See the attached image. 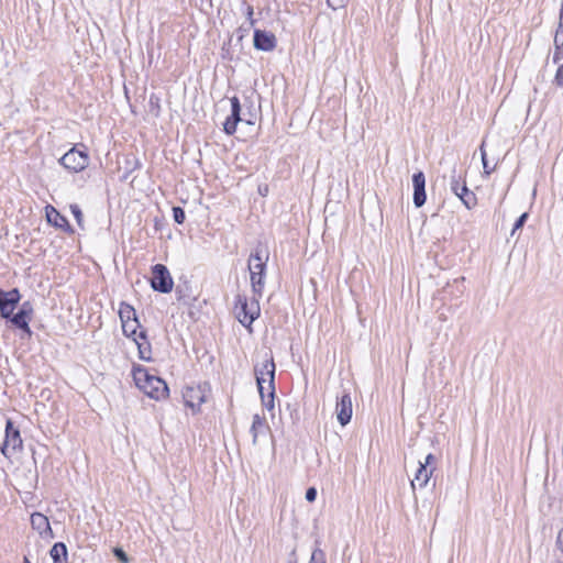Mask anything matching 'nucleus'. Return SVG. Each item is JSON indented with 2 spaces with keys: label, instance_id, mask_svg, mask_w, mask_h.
Returning a JSON list of instances; mask_svg holds the SVG:
<instances>
[{
  "label": "nucleus",
  "instance_id": "nucleus-1",
  "mask_svg": "<svg viewBox=\"0 0 563 563\" xmlns=\"http://www.w3.org/2000/svg\"><path fill=\"white\" fill-rule=\"evenodd\" d=\"M132 375L136 387L150 398L162 400L168 397L169 388L166 382L158 376L150 374L144 366L134 365Z\"/></svg>",
  "mask_w": 563,
  "mask_h": 563
},
{
  "label": "nucleus",
  "instance_id": "nucleus-2",
  "mask_svg": "<svg viewBox=\"0 0 563 563\" xmlns=\"http://www.w3.org/2000/svg\"><path fill=\"white\" fill-rule=\"evenodd\" d=\"M268 256L269 253L266 247L262 244H257L247 261L252 291L260 298L263 296L265 286Z\"/></svg>",
  "mask_w": 563,
  "mask_h": 563
},
{
  "label": "nucleus",
  "instance_id": "nucleus-3",
  "mask_svg": "<svg viewBox=\"0 0 563 563\" xmlns=\"http://www.w3.org/2000/svg\"><path fill=\"white\" fill-rule=\"evenodd\" d=\"M74 145L68 152H66L60 158L59 164L71 173H79L89 165V154L87 147L84 144Z\"/></svg>",
  "mask_w": 563,
  "mask_h": 563
},
{
  "label": "nucleus",
  "instance_id": "nucleus-4",
  "mask_svg": "<svg viewBox=\"0 0 563 563\" xmlns=\"http://www.w3.org/2000/svg\"><path fill=\"white\" fill-rule=\"evenodd\" d=\"M23 449V440L21 432L18 427L14 426L13 421L8 418L5 421L4 440L1 444V454L10 459L13 453Z\"/></svg>",
  "mask_w": 563,
  "mask_h": 563
},
{
  "label": "nucleus",
  "instance_id": "nucleus-5",
  "mask_svg": "<svg viewBox=\"0 0 563 563\" xmlns=\"http://www.w3.org/2000/svg\"><path fill=\"white\" fill-rule=\"evenodd\" d=\"M150 283L152 289L161 294H168L174 287V280L164 264H155L152 266V278Z\"/></svg>",
  "mask_w": 563,
  "mask_h": 563
},
{
  "label": "nucleus",
  "instance_id": "nucleus-6",
  "mask_svg": "<svg viewBox=\"0 0 563 563\" xmlns=\"http://www.w3.org/2000/svg\"><path fill=\"white\" fill-rule=\"evenodd\" d=\"M236 303L240 305V312L238 313L239 321L245 327L250 328L252 323L260 317V305L258 300H254L249 305L247 298L242 295H238Z\"/></svg>",
  "mask_w": 563,
  "mask_h": 563
},
{
  "label": "nucleus",
  "instance_id": "nucleus-7",
  "mask_svg": "<svg viewBox=\"0 0 563 563\" xmlns=\"http://www.w3.org/2000/svg\"><path fill=\"white\" fill-rule=\"evenodd\" d=\"M21 300V294L18 288L3 290L0 288V316L2 319L9 318L18 307Z\"/></svg>",
  "mask_w": 563,
  "mask_h": 563
},
{
  "label": "nucleus",
  "instance_id": "nucleus-8",
  "mask_svg": "<svg viewBox=\"0 0 563 563\" xmlns=\"http://www.w3.org/2000/svg\"><path fill=\"white\" fill-rule=\"evenodd\" d=\"M185 406L189 407L194 413L200 410L201 404L206 401V389L202 386H188L183 391Z\"/></svg>",
  "mask_w": 563,
  "mask_h": 563
},
{
  "label": "nucleus",
  "instance_id": "nucleus-9",
  "mask_svg": "<svg viewBox=\"0 0 563 563\" xmlns=\"http://www.w3.org/2000/svg\"><path fill=\"white\" fill-rule=\"evenodd\" d=\"M231 113L227 117L223 123V131L227 135H233L236 132V126L240 122H243L242 118V106L240 99L234 96L230 98Z\"/></svg>",
  "mask_w": 563,
  "mask_h": 563
},
{
  "label": "nucleus",
  "instance_id": "nucleus-10",
  "mask_svg": "<svg viewBox=\"0 0 563 563\" xmlns=\"http://www.w3.org/2000/svg\"><path fill=\"white\" fill-rule=\"evenodd\" d=\"M275 363L274 360H266L261 366L254 367V374L256 378V384L258 391H262V389H265L264 383L266 382L265 375L268 376V386L275 385Z\"/></svg>",
  "mask_w": 563,
  "mask_h": 563
},
{
  "label": "nucleus",
  "instance_id": "nucleus-11",
  "mask_svg": "<svg viewBox=\"0 0 563 563\" xmlns=\"http://www.w3.org/2000/svg\"><path fill=\"white\" fill-rule=\"evenodd\" d=\"M254 48L262 52H272L277 45V40L274 33L255 29L253 34Z\"/></svg>",
  "mask_w": 563,
  "mask_h": 563
},
{
  "label": "nucleus",
  "instance_id": "nucleus-12",
  "mask_svg": "<svg viewBox=\"0 0 563 563\" xmlns=\"http://www.w3.org/2000/svg\"><path fill=\"white\" fill-rule=\"evenodd\" d=\"M412 187H413V196L412 202L416 208H421L427 200L426 194V176L422 170H418L412 175Z\"/></svg>",
  "mask_w": 563,
  "mask_h": 563
},
{
  "label": "nucleus",
  "instance_id": "nucleus-13",
  "mask_svg": "<svg viewBox=\"0 0 563 563\" xmlns=\"http://www.w3.org/2000/svg\"><path fill=\"white\" fill-rule=\"evenodd\" d=\"M335 411L338 421L341 426L344 427L351 421L353 408L352 399L349 393L344 391L341 397H338Z\"/></svg>",
  "mask_w": 563,
  "mask_h": 563
},
{
  "label": "nucleus",
  "instance_id": "nucleus-14",
  "mask_svg": "<svg viewBox=\"0 0 563 563\" xmlns=\"http://www.w3.org/2000/svg\"><path fill=\"white\" fill-rule=\"evenodd\" d=\"M46 220L54 228L60 229L68 234L74 233V228L69 224L67 218L63 216L55 207L48 205L45 207Z\"/></svg>",
  "mask_w": 563,
  "mask_h": 563
},
{
  "label": "nucleus",
  "instance_id": "nucleus-15",
  "mask_svg": "<svg viewBox=\"0 0 563 563\" xmlns=\"http://www.w3.org/2000/svg\"><path fill=\"white\" fill-rule=\"evenodd\" d=\"M31 526L44 538H54L53 530L51 528L48 518L41 514L34 512L31 515Z\"/></svg>",
  "mask_w": 563,
  "mask_h": 563
},
{
  "label": "nucleus",
  "instance_id": "nucleus-16",
  "mask_svg": "<svg viewBox=\"0 0 563 563\" xmlns=\"http://www.w3.org/2000/svg\"><path fill=\"white\" fill-rule=\"evenodd\" d=\"M32 317L26 314V312H22L21 310H18L16 313L14 311L12 314L7 318L5 320L11 322L16 329L21 330L23 333H25L29 338L33 334L31 328H30V321Z\"/></svg>",
  "mask_w": 563,
  "mask_h": 563
},
{
  "label": "nucleus",
  "instance_id": "nucleus-17",
  "mask_svg": "<svg viewBox=\"0 0 563 563\" xmlns=\"http://www.w3.org/2000/svg\"><path fill=\"white\" fill-rule=\"evenodd\" d=\"M136 345L139 350V357L145 362L152 361V347L151 343L147 340V333L145 330L139 332Z\"/></svg>",
  "mask_w": 563,
  "mask_h": 563
},
{
  "label": "nucleus",
  "instance_id": "nucleus-18",
  "mask_svg": "<svg viewBox=\"0 0 563 563\" xmlns=\"http://www.w3.org/2000/svg\"><path fill=\"white\" fill-rule=\"evenodd\" d=\"M267 431H269V427H268V424L266 422V419L264 417H261L257 413L254 415L253 416L252 426H251V429H250V432L252 434L253 444L257 443V438H258L260 434H264Z\"/></svg>",
  "mask_w": 563,
  "mask_h": 563
},
{
  "label": "nucleus",
  "instance_id": "nucleus-19",
  "mask_svg": "<svg viewBox=\"0 0 563 563\" xmlns=\"http://www.w3.org/2000/svg\"><path fill=\"white\" fill-rule=\"evenodd\" d=\"M465 174V170H457L455 166L451 170L449 187L455 196L461 192L462 184H466Z\"/></svg>",
  "mask_w": 563,
  "mask_h": 563
},
{
  "label": "nucleus",
  "instance_id": "nucleus-20",
  "mask_svg": "<svg viewBox=\"0 0 563 563\" xmlns=\"http://www.w3.org/2000/svg\"><path fill=\"white\" fill-rule=\"evenodd\" d=\"M53 563H67L68 550L64 542H56L49 550Z\"/></svg>",
  "mask_w": 563,
  "mask_h": 563
},
{
  "label": "nucleus",
  "instance_id": "nucleus-21",
  "mask_svg": "<svg viewBox=\"0 0 563 563\" xmlns=\"http://www.w3.org/2000/svg\"><path fill=\"white\" fill-rule=\"evenodd\" d=\"M460 198L466 209L472 210L477 205L476 195L468 189L466 184H462L461 192L456 196Z\"/></svg>",
  "mask_w": 563,
  "mask_h": 563
},
{
  "label": "nucleus",
  "instance_id": "nucleus-22",
  "mask_svg": "<svg viewBox=\"0 0 563 563\" xmlns=\"http://www.w3.org/2000/svg\"><path fill=\"white\" fill-rule=\"evenodd\" d=\"M434 468H427L424 466H419L417 470V473L415 475V478L411 481V487L412 489L416 488V483L419 484L420 487L427 486L428 482L430 481L432 473Z\"/></svg>",
  "mask_w": 563,
  "mask_h": 563
},
{
  "label": "nucleus",
  "instance_id": "nucleus-23",
  "mask_svg": "<svg viewBox=\"0 0 563 563\" xmlns=\"http://www.w3.org/2000/svg\"><path fill=\"white\" fill-rule=\"evenodd\" d=\"M122 323V332L126 338L132 339L135 343H137L139 333L137 329L140 328V321L137 319L129 320L121 322Z\"/></svg>",
  "mask_w": 563,
  "mask_h": 563
},
{
  "label": "nucleus",
  "instance_id": "nucleus-24",
  "mask_svg": "<svg viewBox=\"0 0 563 563\" xmlns=\"http://www.w3.org/2000/svg\"><path fill=\"white\" fill-rule=\"evenodd\" d=\"M119 317H120L121 322H124V321L126 322L129 320L133 321V319H137V314H136L134 307L125 301H122L120 303Z\"/></svg>",
  "mask_w": 563,
  "mask_h": 563
},
{
  "label": "nucleus",
  "instance_id": "nucleus-25",
  "mask_svg": "<svg viewBox=\"0 0 563 563\" xmlns=\"http://www.w3.org/2000/svg\"><path fill=\"white\" fill-rule=\"evenodd\" d=\"M262 405L265 407L268 411L274 409V400H275V385L268 386V394L265 396L264 389L262 391H258Z\"/></svg>",
  "mask_w": 563,
  "mask_h": 563
},
{
  "label": "nucleus",
  "instance_id": "nucleus-26",
  "mask_svg": "<svg viewBox=\"0 0 563 563\" xmlns=\"http://www.w3.org/2000/svg\"><path fill=\"white\" fill-rule=\"evenodd\" d=\"M161 98L156 93H151L148 99V112L154 117L161 115Z\"/></svg>",
  "mask_w": 563,
  "mask_h": 563
},
{
  "label": "nucleus",
  "instance_id": "nucleus-27",
  "mask_svg": "<svg viewBox=\"0 0 563 563\" xmlns=\"http://www.w3.org/2000/svg\"><path fill=\"white\" fill-rule=\"evenodd\" d=\"M141 167V163L139 161L137 157L135 156H128L125 158V172H124V175H123V179H126L129 174H131L133 170L137 169Z\"/></svg>",
  "mask_w": 563,
  "mask_h": 563
},
{
  "label": "nucleus",
  "instance_id": "nucleus-28",
  "mask_svg": "<svg viewBox=\"0 0 563 563\" xmlns=\"http://www.w3.org/2000/svg\"><path fill=\"white\" fill-rule=\"evenodd\" d=\"M484 145H485V142H483L482 145L479 146L481 156H482V164H483V168H484V174L490 175L495 170L496 164L494 166H492V167L489 166L488 159H487V155H486V152L484 150Z\"/></svg>",
  "mask_w": 563,
  "mask_h": 563
},
{
  "label": "nucleus",
  "instance_id": "nucleus-29",
  "mask_svg": "<svg viewBox=\"0 0 563 563\" xmlns=\"http://www.w3.org/2000/svg\"><path fill=\"white\" fill-rule=\"evenodd\" d=\"M173 219L177 224H183L186 219L185 210L179 206H174L173 209Z\"/></svg>",
  "mask_w": 563,
  "mask_h": 563
},
{
  "label": "nucleus",
  "instance_id": "nucleus-30",
  "mask_svg": "<svg viewBox=\"0 0 563 563\" xmlns=\"http://www.w3.org/2000/svg\"><path fill=\"white\" fill-rule=\"evenodd\" d=\"M528 218H529V213L528 212H523L521 216H519V218L514 223V227H512V230H511V233H510L511 236H514L515 233L518 230L523 228V225L527 222Z\"/></svg>",
  "mask_w": 563,
  "mask_h": 563
},
{
  "label": "nucleus",
  "instance_id": "nucleus-31",
  "mask_svg": "<svg viewBox=\"0 0 563 563\" xmlns=\"http://www.w3.org/2000/svg\"><path fill=\"white\" fill-rule=\"evenodd\" d=\"M309 563H325V553L320 548H316L312 553Z\"/></svg>",
  "mask_w": 563,
  "mask_h": 563
},
{
  "label": "nucleus",
  "instance_id": "nucleus-32",
  "mask_svg": "<svg viewBox=\"0 0 563 563\" xmlns=\"http://www.w3.org/2000/svg\"><path fill=\"white\" fill-rule=\"evenodd\" d=\"M554 46L563 47V21L559 20L558 29L554 35Z\"/></svg>",
  "mask_w": 563,
  "mask_h": 563
},
{
  "label": "nucleus",
  "instance_id": "nucleus-33",
  "mask_svg": "<svg viewBox=\"0 0 563 563\" xmlns=\"http://www.w3.org/2000/svg\"><path fill=\"white\" fill-rule=\"evenodd\" d=\"M70 211L79 227H82L84 214L80 207L76 203L70 205Z\"/></svg>",
  "mask_w": 563,
  "mask_h": 563
},
{
  "label": "nucleus",
  "instance_id": "nucleus-34",
  "mask_svg": "<svg viewBox=\"0 0 563 563\" xmlns=\"http://www.w3.org/2000/svg\"><path fill=\"white\" fill-rule=\"evenodd\" d=\"M113 555L121 563H129L130 562L129 555L126 554V552L122 548H119V547L114 548L113 549Z\"/></svg>",
  "mask_w": 563,
  "mask_h": 563
},
{
  "label": "nucleus",
  "instance_id": "nucleus-35",
  "mask_svg": "<svg viewBox=\"0 0 563 563\" xmlns=\"http://www.w3.org/2000/svg\"><path fill=\"white\" fill-rule=\"evenodd\" d=\"M347 2H349V0H327V4L332 10H338V9H341V8H345Z\"/></svg>",
  "mask_w": 563,
  "mask_h": 563
},
{
  "label": "nucleus",
  "instance_id": "nucleus-36",
  "mask_svg": "<svg viewBox=\"0 0 563 563\" xmlns=\"http://www.w3.org/2000/svg\"><path fill=\"white\" fill-rule=\"evenodd\" d=\"M19 310H21L22 312H26V314H29L30 317L33 316V305L31 303V301H24Z\"/></svg>",
  "mask_w": 563,
  "mask_h": 563
},
{
  "label": "nucleus",
  "instance_id": "nucleus-37",
  "mask_svg": "<svg viewBox=\"0 0 563 563\" xmlns=\"http://www.w3.org/2000/svg\"><path fill=\"white\" fill-rule=\"evenodd\" d=\"M317 494H318V493H317V489H316L314 487H309V488L306 490V495H305V497H306L307 501L312 503V501H314V500H316V498H317Z\"/></svg>",
  "mask_w": 563,
  "mask_h": 563
},
{
  "label": "nucleus",
  "instance_id": "nucleus-38",
  "mask_svg": "<svg viewBox=\"0 0 563 563\" xmlns=\"http://www.w3.org/2000/svg\"><path fill=\"white\" fill-rule=\"evenodd\" d=\"M554 53H553V63L558 64L563 58V47L554 46Z\"/></svg>",
  "mask_w": 563,
  "mask_h": 563
},
{
  "label": "nucleus",
  "instance_id": "nucleus-39",
  "mask_svg": "<svg viewBox=\"0 0 563 563\" xmlns=\"http://www.w3.org/2000/svg\"><path fill=\"white\" fill-rule=\"evenodd\" d=\"M435 460L434 455L432 453H429L426 459H424V462H419V466H424V467H429L433 461Z\"/></svg>",
  "mask_w": 563,
  "mask_h": 563
},
{
  "label": "nucleus",
  "instance_id": "nucleus-40",
  "mask_svg": "<svg viewBox=\"0 0 563 563\" xmlns=\"http://www.w3.org/2000/svg\"><path fill=\"white\" fill-rule=\"evenodd\" d=\"M253 13H254L253 7L247 4L246 5V16L250 20L251 25H254V23H255V20L253 19Z\"/></svg>",
  "mask_w": 563,
  "mask_h": 563
},
{
  "label": "nucleus",
  "instance_id": "nucleus-41",
  "mask_svg": "<svg viewBox=\"0 0 563 563\" xmlns=\"http://www.w3.org/2000/svg\"><path fill=\"white\" fill-rule=\"evenodd\" d=\"M556 544L558 548L563 552V528L558 533Z\"/></svg>",
  "mask_w": 563,
  "mask_h": 563
},
{
  "label": "nucleus",
  "instance_id": "nucleus-42",
  "mask_svg": "<svg viewBox=\"0 0 563 563\" xmlns=\"http://www.w3.org/2000/svg\"><path fill=\"white\" fill-rule=\"evenodd\" d=\"M243 122L246 124L253 125L255 123V114L250 112L249 118H244Z\"/></svg>",
  "mask_w": 563,
  "mask_h": 563
},
{
  "label": "nucleus",
  "instance_id": "nucleus-43",
  "mask_svg": "<svg viewBox=\"0 0 563 563\" xmlns=\"http://www.w3.org/2000/svg\"><path fill=\"white\" fill-rule=\"evenodd\" d=\"M258 194L263 197L267 196L268 194V186L267 185H264V186H258Z\"/></svg>",
  "mask_w": 563,
  "mask_h": 563
},
{
  "label": "nucleus",
  "instance_id": "nucleus-44",
  "mask_svg": "<svg viewBox=\"0 0 563 563\" xmlns=\"http://www.w3.org/2000/svg\"><path fill=\"white\" fill-rule=\"evenodd\" d=\"M176 295H177V300H181L184 291H181L179 286L176 288Z\"/></svg>",
  "mask_w": 563,
  "mask_h": 563
},
{
  "label": "nucleus",
  "instance_id": "nucleus-45",
  "mask_svg": "<svg viewBox=\"0 0 563 563\" xmlns=\"http://www.w3.org/2000/svg\"><path fill=\"white\" fill-rule=\"evenodd\" d=\"M559 20H560V21H563V0L561 1V8H560Z\"/></svg>",
  "mask_w": 563,
  "mask_h": 563
},
{
  "label": "nucleus",
  "instance_id": "nucleus-46",
  "mask_svg": "<svg viewBox=\"0 0 563 563\" xmlns=\"http://www.w3.org/2000/svg\"><path fill=\"white\" fill-rule=\"evenodd\" d=\"M23 563H31V561L26 556H24Z\"/></svg>",
  "mask_w": 563,
  "mask_h": 563
},
{
  "label": "nucleus",
  "instance_id": "nucleus-47",
  "mask_svg": "<svg viewBox=\"0 0 563 563\" xmlns=\"http://www.w3.org/2000/svg\"><path fill=\"white\" fill-rule=\"evenodd\" d=\"M554 563H562L561 561L556 560Z\"/></svg>",
  "mask_w": 563,
  "mask_h": 563
}]
</instances>
